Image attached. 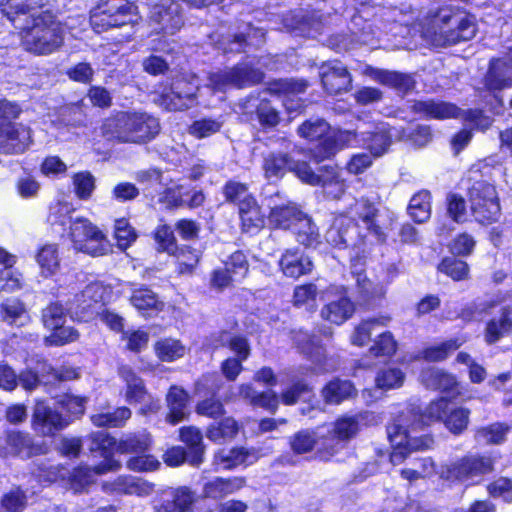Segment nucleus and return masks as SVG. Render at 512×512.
Masks as SVG:
<instances>
[{
  "instance_id": "nucleus-1",
  "label": "nucleus",
  "mask_w": 512,
  "mask_h": 512,
  "mask_svg": "<svg viewBox=\"0 0 512 512\" xmlns=\"http://www.w3.org/2000/svg\"><path fill=\"white\" fill-rule=\"evenodd\" d=\"M42 0H1L2 12L21 30L22 44L28 52L48 55L63 44L64 31L61 23L49 11L36 14Z\"/></svg>"
},
{
  "instance_id": "nucleus-2",
  "label": "nucleus",
  "mask_w": 512,
  "mask_h": 512,
  "mask_svg": "<svg viewBox=\"0 0 512 512\" xmlns=\"http://www.w3.org/2000/svg\"><path fill=\"white\" fill-rule=\"evenodd\" d=\"M411 31L433 47H445L472 39L476 33L475 19L469 15L450 14L440 10L425 18V23L411 24Z\"/></svg>"
},
{
  "instance_id": "nucleus-3",
  "label": "nucleus",
  "mask_w": 512,
  "mask_h": 512,
  "mask_svg": "<svg viewBox=\"0 0 512 512\" xmlns=\"http://www.w3.org/2000/svg\"><path fill=\"white\" fill-rule=\"evenodd\" d=\"M160 130L158 119L145 112H119L103 122L102 135L123 143H146Z\"/></svg>"
},
{
  "instance_id": "nucleus-4",
  "label": "nucleus",
  "mask_w": 512,
  "mask_h": 512,
  "mask_svg": "<svg viewBox=\"0 0 512 512\" xmlns=\"http://www.w3.org/2000/svg\"><path fill=\"white\" fill-rule=\"evenodd\" d=\"M420 423L411 424L401 418L387 428L392 447L390 461L393 465L401 464L412 452L430 449L433 439L429 435H418Z\"/></svg>"
},
{
  "instance_id": "nucleus-5",
  "label": "nucleus",
  "mask_w": 512,
  "mask_h": 512,
  "mask_svg": "<svg viewBox=\"0 0 512 512\" xmlns=\"http://www.w3.org/2000/svg\"><path fill=\"white\" fill-rule=\"evenodd\" d=\"M47 222L53 233L67 237L74 249L83 247V235L94 233L93 223L83 216L75 214V209L69 203L58 202L50 207Z\"/></svg>"
},
{
  "instance_id": "nucleus-6",
  "label": "nucleus",
  "mask_w": 512,
  "mask_h": 512,
  "mask_svg": "<svg viewBox=\"0 0 512 512\" xmlns=\"http://www.w3.org/2000/svg\"><path fill=\"white\" fill-rule=\"evenodd\" d=\"M199 81L196 75L176 77L169 87L155 92L153 101L169 111H182L196 105Z\"/></svg>"
},
{
  "instance_id": "nucleus-7",
  "label": "nucleus",
  "mask_w": 512,
  "mask_h": 512,
  "mask_svg": "<svg viewBox=\"0 0 512 512\" xmlns=\"http://www.w3.org/2000/svg\"><path fill=\"white\" fill-rule=\"evenodd\" d=\"M330 131L329 124L323 119L309 120L304 122L298 128L300 137L310 141L320 140L319 144L312 150V157L320 162L333 156L338 148V142L350 144L351 138L355 133L350 131H341L336 136H328Z\"/></svg>"
},
{
  "instance_id": "nucleus-8",
  "label": "nucleus",
  "mask_w": 512,
  "mask_h": 512,
  "mask_svg": "<svg viewBox=\"0 0 512 512\" xmlns=\"http://www.w3.org/2000/svg\"><path fill=\"white\" fill-rule=\"evenodd\" d=\"M137 21V7L127 0H107L90 15V24L96 33Z\"/></svg>"
},
{
  "instance_id": "nucleus-9",
  "label": "nucleus",
  "mask_w": 512,
  "mask_h": 512,
  "mask_svg": "<svg viewBox=\"0 0 512 512\" xmlns=\"http://www.w3.org/2000/svg\"><path fill=\"white\" fill-rule=\"evenodd\" d=\"M470 210L480 224L490 225L497 222L501 216L498 193L494 185L479 181L469 189Z\"/></svg>"
},
{
  "instance_id": "nucleus-10",
  "label": "nucleus",
  "mask_w": 512,
  "mask_h": 512,
  "mask_svg": "<svg viewBox=\"0 0 512 512\" xmlns=\"http://www.w3.org/2000/svg\"><path fill=\"white\" fill-rule=\"evenodd\" d=\"M263 170L268 180L280 179L290 171L304 183L318 182V178L306 162L296 161L282 152L268 153L263 160Z\"/></svg>"
},
{
  "instance_id": "nucleus-11",
  "label": "nucleus",
  "mask_w": 512,
  "mask_h": 512,
  "mask_svg": "<svg viewBox=\"0 0 512 512\" xmlns=\"http://www.w3.org/2000/svg\"><path fill=\"white\" fill-rule=\"evenodd\" d=\"M492 470L493 460L491 457L468 455L448 465L442 470L441 476L447 480L475 483Z\"/></svg>"
},
{
  "instance_id": "nucleus-12",
  "label": "nucleus",
  "mask_w": 512,
  "mask_h": 512,
  "mask_svg": "<svg viewBox=\"0 0 512 512\" xmlns=\"http://www.w3.org/2000/svg\"><path fill=\"white\" fill-rule=\"evenodd\" d=\"M106 287L99 282L88 284L80 293L75 294L69 302L68 311L71 318L87 322L100 313Z\"/></svg>"
},
{
  "instance_id": "nucleus-13",
  "label": "nucleus",
  "mask_w": 512,
  "mask_h": 512,
  "mask_svg": "<svg viewBox=\"0 0 512 512\" xmlns=\"http://www.w3.org/2000/svg\"><path fill=\"white\" fill-rule=\"evenodd\" d=\"M118 375L125 384L123 395L127 403H142L148 397L150 401L140 408V413L146 415L148 413H155L160 409L159 400H154L150 397L143 379L137 375L131 366H119Z\"/></svg>"
},
{
  "instance_id": "nucleus-14",
  "label": "nucleus",
  "mask_w": 512,
  "mask_h": 512,
  "mask_svg": "<svg viewBox=\"0 0 512 512\" xmlns=\"http://www.w3.org/2000/svg\"><path fill=\"white\" fill-rule=\"evenodd\" d=\"M44 453H46V447L43 444L34 443L28 433L18 430H7L0 436V457L27 459Z\"/></svg>"
},
{
  "instance_id": "nucleus-15",
  "label": "nucleus",
  "mask_w": 512,
  "mask_h": 512,
  "mask_svg": "<svg viewBox=\"0 0 512 512\" xmlns=\"http://www.w3.org/2000/svg\"><path fill=\"white\" fill-rule=\"evenodd\" d=\"M17 117H4L0 113V150L5 153H22L31 143V130L22 124L11 123Z\"/></svg>"
},
{
  "instance_id": "nucleus-16",
  "label": "nucleus",
  "mask_w": 512,
  "mask_h": 512,
  "mask_svg": "<svg viewBox=\"0 0 512 512\" xmlns=\"http://www.w3.org/2000/svg\"><path fill=\"white\" fill-rule=\"evenodd\" d=\"M263 74L258 69L247 65L237 66L229 71L212 74L209 77V86L213 91H225L229 87L242 88L253 85L262 80Z\"/></svg>"
},
{
  "instance_id": "nucleus-17",
  "label": "nucleus",
  "mask_w": 512,
  "mask_h": 512,
  "mask_svg": "<svg viewBox=\"0 0 512 512\" xmlns=\"http://www.w3.org/2000/svg\"><path fill=\"white\" fill-rule=\"evenodd\" d=\"M150 20L158 27L154 30L173 35L183 25L180 6L174 0H151Z\"/></svg>"
},
{
  "instance_id": "nucleus-18",
  "label": "nucleus",
  "mask_w": 512,
  "mask_h": 512,
  "mask_svg": "<svg viewBox=\"0 0 512 512\" xmlns=\"http://www.w3.org/2000/svg\"><path fill=\"white\" fill-rule=\"evenodd\" d=\"M69 420L63 417L57 410L49 407L44 402H38L35 406L32 428L42 436H53L57 431L69 425Z\"/></svg>"
},
{
  "instance_id": "nucleus-19",
  "label": "nucleus",
  "mask_w": 512,
  "mask_h": 512,
  "mask_svg": "<svg viewBox=\"0 0 512 512\" xmlns=\"http://www.w3.org/2000/svg\"><path fill=\"white\" fill-rule=\"evenodd\" d=\"M320 76L323 87L330 94L346 92L351 87V75L338 60L323 63L320 67Z\"/></svg>"
},
{
  "instance_id": "nucleus-20",
  "label": "nucleus",
  "mask_w": 512,
  "mask_h": 512,
  "mask_svg": "<svg viewBox=\"0 0 512 512\" xmlns=\"http://www.w3.org/2000/svg\"><path fill=\"white\" fill-rule=\"evenodd\" d=\"M484 86L493 93L512 87V51L506 57L490 61Z\"/></svg>"
},
{
  "instance_id": "nucleus-21",
  "label": "nucleus",
  "mask_w": 512,
  "mask_h": 512,
  "mask_svg": "<svg viewBox=\"0 0 512 512\" xmlns=\"http://www.w3.org/2000/svg\"><path fill=\"white\" fill-rule=\"evenodd\" d=\"M258 458L255 449L245 447L221 448L214 453L212 465L216 471L232 470L241 465H250Z\"/></svg>"
},
{
  "instance_id": "nucleus-22",
  "label": "nucleus",
  "mask_w": 512,
  "mask_h": 512,
  "mask_svg": "<svg viewBox=\"0 0 512 512\" xmlns=\"http://www.w3.org/2000/svg\"><path fill=\"white\" fill-rule=\"evenodd\" d=\"M247 480L242 476L213 477L206 480L202 485V496L204 498L220 500L243 489Z\"/></svg>"
},
{
  "instance_id": "nucleus-23",
  "label": "nucleus",
  "mask_w": 512,
  "mask_h": 512,
  "mask_svg": "<svg viewBox=\"0 0 512 512\" xmlns=\"http://www.w3.org/2000/svg\"><path fill=\"white\" fill-rule=\"evenodd\" d=\"M103 489L110 493L146 497L154 491V484L139 477L123 475L117 477L114 481L105 482Z\"/></svg>"
},
{
  "instance_id": "nucleus-24",
  "label": "nucleus",
  "mask_w": 512,
  "mask_h": 512,
  "mask_svg": "<svg viewBox=\"0 0 512 512\" xmlns=\"http://www.w3.org/2000/svg\"><path fill=\"white\" fill-rule=\"evenodd\" d=\"M119 467L120 463L118 461L111 458H105L104 463L94 467L93 469L82 466L75 468L69 475L67 484L74 492H81L93 483L95 475L117 470Z\"/></svg>"
},
{
  "instance_id": "nucleus-25",
  "label": "nucleus",
  "mask_w": 512,
  "mask_h": 512,
  "mask_svg": "<svg viewBox=\"0 0 512 512\" xmlns=\"http://www.w3.org/2000/svg\"><path fill=\"white\" fill-rule=\"evenodd\" d=\"M336 298L330 300L321 309V317L335 325H341L350 319L355 311L354 303L347 297L346 291L335 292Z\"/></svg>"
},
{
  "instance_id": "nucleus-26",
  "label": "nucleus",
  "mask_w": 512,
  "mask_h": 512,
  "mask_svg": "<svg viewBox=\"0 0 512 512\" xmlns=\"http://www.w3.org/2000/svg\"><path fill=\"white\" fill-rule=\"evenodd\" d=\"M167 499L155 505L158 512H186L191 509L196 500L195 492L187 487L180 486L164 492Z\"/></svg>"
},
{
  "instance_id": "nucleus-27",
  "label": "nucleus",
  "mask_w": 512,
  "mask_h": 512,
  "mask_svg": "<svg viewBox=\"0 0 512 512\" xmlns=\"http://www.w3.org/2000/svg\"><path fill=\"white\" fill-rule=\"evenodd\" d=\"M293 340L301 352L308 355L315 364V373H324L331 370V368L326 367L323 363L325 353L316 337H311L306 332L300 330L295 332Z\"/></svg>"
},
{
  "instance_id": "nucleus-28",
  "label": "nucleus",
  "mask_w": 512,
  "mask_h": 512,
  "mask_svg": "<svg viewBox=\"0 0 512 512\" xmlns=\"http://www.w3.org/2000/svg\"><path fill=\"white\" fill-rule=\"evenodd\" d=\"M371 417L372 414L369 412H360L338 418L333 428V436L337 439V444L355 437L361 427L368 424Z\"/></svg>"
},
{
  "instance_id": "nucleus-29",
  "label": "nucleus",
  "mask_w": 512,
  "mask_h": 512,
  "mask_svg": "<svg viewBox=\"0 0 512 512\" xmlns=\"http://www.w3.org/2000/svg\"><path fill=\"white\" fill-rule=\"evenodd\" d=\"M279 266L283 274L291 278L308 274L313 269L310 257L298 250H286L279 260Z\"/></svg>"
},
{
  "instance_id": "nucleus-30",
  "label": "nucleus",
  "mask_w": 512,
  "mask_h": 512,
  "mask_svg": "<svg viewBox=\"0 0 512 512\" xmlns=\"http://www.w3.org/2000/svg\"><path fill=\"white\" fill-rule=\"evenodd\" d=\"M230 349L238 355V358H228L222 363L224 376L233 381L242 370V362L249 356V346L243 337L235 336L227 339Z\"/></svg>"
},
{
  "instance_id": "nucleus-31",
  "label": "nucleus",
  "mask_w": 512,
  "mask_h": 512,
  "mask_svg": "<svg viewBox=\"0 0 512 512\" xmlns=\"http://www.w3.org/2000/svg\"><path fill=\"white\" fill-rule=\"evenodd\" d=\"M351 217H357L363 227L378 238L382 235L380 220L378 219L377 208L365 198L355 201L354 206L349 211Z\"/></svg>"
},
{
  "instance_id": "nucleus-32",
  "label": "nucleus",
  "mask_w": 512,
  "mask_h": 512,
  "mask_svg": "<svg viewBox=\"0 0 512 512\" xmlns=\"http://www.w3.org/2000/svg\"><path fill=\"white\" fill-rule=\"evenodd\" d=\"M17 257L0 248V291L12 292L22 285V274L12 269Z\"/></svg>"
},
{
  "instance_id": "nucleus-33",
  "label": "nucleus",
  "mask_w": 512,
  "mask_h": 512,
  "mask_svg": "<svg viewBox=\"0 0 512 512\" xmlns=\"http://www.w3.org/2000/svg\"><path fill=\"white\" fill-rule=\"evenodd\" d=\"M390 321L391 317L388 315L361 321L350 335L351 344L358 347L365 346L370 342L372 334L378 332L380 328L386 327Z\"/></svg>"
},
{
  "instance_id": "nucleus-34",
  "label": "nucleus",
  "mask_w": 512,
  "mask_h": 512,
  "mask_svg": "<svg viewBox=\"0 0 512 512\" xmlns=\"http://www.w3.org/2000/svg\"><path fill=\"white\" fill-rule=\"evenodd\" d=\"M180 440L189 448L188 462L192 466H199L204 461L205 445L201 431L194 427H182L180 429Z\"/></svg>"
},
{
  "instance_id": "nucleus-35",
  "label": "nucleus",
  "mask_w": 512,
  "mask_h": 512,
  "mask_svg": "<svg viewBox=\"0 0 512 512\" xmlns=\"http://www.w3.org/2000/svg\"><path fill=\"white\" fill-rule=\"evenodd\" d=\"M421 381L427 388L441 390L452 397L458 394L455 377L442 370L429 368L422 371Z\"/></svg>"
},
{
  "instance_id": "nucleus-36",
  "label": "nucleus",
  "mask_w": 512,
  "mask_h": 512,
  "mask_svg": "<svg viewBox=\"0 0 512 512\" xmlns=\"http://www.w3.org/2000/svg\"><path fill=\"white\" fill-rule=\"evenodd\" d=\"M239 214L245 232L255 234L263 228L265 215L254 198H247L241 203Z\"/></svg>"
},
{
  "instance_id": "nucleus-37",
  "label": "nucleus",
  "mask_w": 512,
  "mask_h": 512,
  "mask_svg": "<svg viewBox=\"0 0 512 512\" xmlns=\"http://www.w3.org/2000/svg\"><path fill=\"white\" fill-rule=\"evenodd\" d=\"M188 398L187 392L181 387L172 386L169 389L166 397L169 407V413L166 417L167 422L175 425L187 417Z\"/></svg>"
},
{
  "instance_id": "nucleus-38",
  "label": "nucleus",
  "mask_w": 512,
  "mask_h": 512,
  "mask_svg": "<svg viewBox=\"0 0 512 512\" xmlns=\"http://www.w3.org/2000/svg\"><path fill=\"white\" fill-rule=\"evenodd\" d=\"M413 110L426 117L434 119L456 118L460 110L453 104L440 101H418L413 105Z\"/></svg>"
},
{
  "instance_id": "nucleus-39",
  "label": "nucleus",
  "mask_w": 512,
  "mask_h": 512,
  "mask_svg": "<svg viewBox=\"0 0 512 512\" xmlns=\"http://www.w3.org/2000/svg\"><path fill=\"white\" fill-rule=\"evenodd\" d=\"M302 212L293 203L275 204L269 214V223L276 228L291 229Z\"/></svg>"
},
{
  "instance_id": "nucleus-40",
  "label": "nucleus",
  "mask_w": 512,
  "mask_h": 512,
  "mask_svg": "<svg viewBox=\"0 0 512 512\" xmlns=\"http://www.w3.org/2000/svg\"><path fill=\"white\" fill-rule=\"evenodd\" d=\"M366 73L377 82L395 88L400 93H407L414 88L413 78L406 74L368 68Z\"/></svg>"
},
{
  "instance_id": "nucleus-41",
  "label": "nucleus",
  "mask_w": 512,
  "mask_h": 512,
  "mask_svg": "<svg viewBox=\"0 0 512 512\" xmlns=\"http://www.w3.org/2000/svg\"><path fill=\"white\" fill-rule=\"evenodd\" d=\"M315 176L318 178V182L308 184L313 186L321 185L328 197L338 199L344 193V181L339 178L335 167L324 166L319 170V173H315Z\"/></svg>"
},
{
  "instance_id": "nucleus-42",
  "label": "nucleus",
  "mask_w": 512,
  "mask_h": 512,
  "mask_svg": "<svg viewBox=\"0 0 512 512\" xmlns=\"http://www.w3.org/2000/svg\"><path fill=\"white\" fill-rule=\"evenodd\" d=\"M36 262L44 278L56 275L60 269V256L56 244H45L37 252Z\"/></svg>"
},
{
  "instance_id": "nucleus-43",
  "label": "nucleus",
  "mask_w": 512,
  "mask_h": 512,
  "mask_svg": "<svg viewBox=\"0 0 512 512\" xmlns=\"http://www.w3.org/2000/svg\"><path fill=\"white\" fill-rule=\"evenodd\" d=\"M130 302L144 315L157 313L164 307V303L158 299L157 295L146 287L133 290Z\"/></svg>"
},
{
  "instance_id": "nucleus-44",
  "label": "nucleus",
  "mask_w": 512,
  "mask_h": 512,
  "mask_svg": "<svg viewBox=\"0 0 512 512\" xmlns=\"http://www.w3.org/2000/svg\"><path fill=\"white\" fill-rule=\"evenodd\" d=\"M93 232H86L83 235V247L77 246L76 251L82 252L91 256H101L109 251L110 245L106 235L103 231L93 224Z\"/></svg>"
},
{
  "instance_id": "nucleus-45",
  "label": "nucleus",
  "mask_w": 512,
  "mask_h": 512,
  "mask_svg": "<svg viewBox=\"0 0 512 512\" xmlns=\"http://www.w3.org/2000/svg\"><path fill=\"white\" fill-rule=\"evenodd\" d=\"M156 357L163 362H174L186 354V346L178 339L161 338L153 345Z\"/></svg>"
},
{
  "instance_id": "nucleus-46",
  "label": "nucleus",
  "mask_w": 512,
  "mask_h": 512,
  "mask_svg": "<svg viewBox=\"0 0 512 512\" xmlns=\"http://www.w3.org/2000/svg\"><path fill=\"white\" fill-rule=\"evenodd\" d=\"M512 332V309L504 308L499 319H492L487 323L485 340L492 344Z\"/></svg>"
},
{
  "instance_id": "nucleus-47",
  "label": "nucleus",
  "mask_w": 512,
  "mask_h": 512,
  "mask_svg": "<svg viewBox=\"0 0 512 512\" xmlns=\"http://www.w3.org/2000/svg\"><path fill=\"white\" fill-rule=\"evenodd\" d=\"M408 213L415 222H426L431 216L430 192L422 190L414 194L409 202Z\"/></svg>"
},
{
  "instance_id": "nucleus-48",
  "label": "nucleus",
  "mask_w": 512,
  "mask_h": 512,
  "mask_svg": "<svg viewBox=\"0 0 512 512\" xmlns=\"http://www.w3.org/2000/svg\"><path fill=\"white\" fill-rule=\"evenodd\" d=\"M355 393V387L350 381L340 379L330 381L322 391L326 402L331 404H339L355 395Z\"/></svg>"
},
{
  "instance_id": "nucleus-49",
  "label": "nucleus",
  "mask_w": 512,
  "mask_h": 512,
  "mask_svg": "<svg viewBox=\"0 0 512 512\" xmlns=\"http://www.w3.org/2000/svg\"><path fill=\"white\" fill-rule=\"evenodd\" d=\"M239 431L238 423L232 417H226L207 428L206 437L216 443L233 439Z\"/></svg>"
},
{
  "instance_id": "nucleus-50",
  "label": "nucleus",
  "mask_w": 512,
  "mask_h": 512,
  "mask_svg": "<svg viewBox=\"0 0 512 512\" xmlns=\"http://www.w3.org/2000/svg\"><path fill=\"white\" fill-rule=\"evenodd\" d=\"M466 340V337L459 336L449 339L439 345L428 347L422 352V357L428 361L444 360L449 354L462 346Z\"/></svg>"
},
{
  "instance_id": "nucleus-51",
  "label": "nucleus",
  "mask_w": 512,
  "mask_h": 512,
  "mask_svg": "<svg viewBox=\"0 0 512 512\" xmlns=\"http://www.w3.org/2000/svg\"><path fill=\"white\" fill-rule=\"evenodd\" d=\"M0 316L9 324L23 325L27 319L24 304L16 298H8L0 305Z\"/></svg>"
},
{
  "instance_id": "nucleus-52",
  "label": "nucleus",
  "mask_w": 512,
  "mask_h": 512,
  "mask_svg": "<svg viewBox=\"0 0 512 512\" xmlns=\"http://www.w3.org/2000/svg\"><path fill=\"white\" fill-rule=\"evenodd\" d=\"M292 229L296 234L297 241L299 243L305 246H313L314 244L318 243V229L312 220L303 213L300 218H298V221L295 223Z\"/></svg>"
},
{
  "instance_id": "nucleus-53",
  "label": "nucleus",
  "mask_w": 512,
  "mask_h": 512,
  "mask_svg": "<svg viewBox=\"0 0 512 512\" xmlns=\"http://www.w3.org/2000/svg\"><path fill=\"white\" fill-rule=\"evenodd\" d=\"M240 395L250 401L254 406L263 407L269 410H275L278 406L277 395L269 390L257 394L250 385H242L240 387Z\"/></svg>"
},
{
  "instance_id": "nucleus-54",
  "label": "nucleus",
  "mask_w": 512,
  "mask_h": 512,
  "mask_svg": "<svg viewBox=\"0 0 512 512\" xmlns=\"http://www.w3.org/2000/svg\"><path fill=\"white\" fill-rule=\"evenodd\" d=\"M152 440L146 431L126 436L118 445L123 453H144L149 450Z\"/></svg>"
},
{
  "instance_id": "nucleus-55",
  "label": "nucleus",
  "mask_w": 512,
  "mask_h": 512,
  "mask_svg": "<svg viewBox=\"0 0 512 512\" xmlns=\"http://www.w3.org/2000/svg\"><path fill=\"white\" fill-rule=\"evenodd\" d=\"M131 410L119 407L112 413H98L91 416V421L98 427H121L131 417Z\"/></svg>"
},
{
  "instance_id": "nucleus-56",
  "label": "nucleus",
  "mask_w": 512,
  "mask_h": 512,
  "mask_svg": "<svg viewBox=\"0 0 512 512\" xmlns=\"http://www.w3.org/2000/svg\"><path fill=\"white\" fill-rule=\"evenodd\" d=\"M404 379L405 374L401 369L396 367H387L377 373L375 383L379 389L390 390L401 387Z\"/></svg>"
},
{
  "instance_id": "nucleus-57",
  "label": "nucleus",
  "mask_w": 512,
  "mask_h": 512,
  "mask_svg": "<svg viewBox=\"0 0 512 512\" xmlns=\"http://www.w3.org/2000/svg\"><path fill=\"white\" fill-rule=\"evenodd\" d=\"M397 350V342L391 332H380L375 338L369 353L375 357H391Z\"/></svg>"
},
{
  "instance_id": "nucleus-58",
  "label": "nucleus",
  "mask_w": 512,
  "mask_h": 512,
  "mask_svg": "<svg viewBox=\"0 0 512 512\" xmlns=\"http://www.w3.org/2000/svg\"><path fill=\"white\" fill-rule=\"evenodd\" d=\"M319 436L310 430H302L290 438V447L294 453L304 454L312 451L318 444Z\"/></svg>"
},
{
  "instance_id": "nucleus-59",
  "label": "nucleus",
  "mask_w": 512,
  "mask_h": 512,
  "mask_svg": "<svg viewBox=\"0 0 512 512\" xmlns=\"http://www.w3.org/2000/svg\"><path fill=\"white\" fill-rule=\"evenodd\" d=\"M356 283L359 288L363 302H369L374 298L382 297L385 294V288L379 283H374L362 273L354 270Z\"/></svg>"
},
{
  "instance_id": "nucleus-60",
  "label": "nucleus",
  "mask_w": 512,
  "mask_h": 512,
  "mask_svg": "<svg viewBox=\"0 0 512 512\" xmlns=\"http://www.w3.org/2000/svg\"><path fill=\"white\" fill-rule=\"evenodd\" d=\"M365 141H367V146L374 156H381L387 151L391 136L388 134L386 125L382 124L377 127L374 133H369V137Z\"/></svg>"
},
{
  "instance_id": "nucleus-61",
  "label": "nucleus",
  "mask_w": 512,
  "mask_h": 512,
  "mask_svg": "<svg viewBox=\"0 0 512 512\" xmlns=\"http://www.w3.org/2000/svg\"><path fill=\"white\" fill-rule=\"evenodd\" d=\"M346 217L341 215L335 219L332 227L326 233V240L333 246L347 245L352 237L350 230H355V226L343 229Z\"/></svg>"
},
{
  "instance_id": "nucleus-62",
  "label": "nucleus",
  "mask_w": 512,
  "mask_h": 512,
  "mask_svg": "<svg viewBox=\"0 0 512 512\" xmlns=\"http://www.w3.org/2000/svg\"><path fill=\"white\" fill-rule=\"evenodd\" d=\"M438 268L455 281L467 279L469 275L468 264L453 257L443 259Z\"/></svg>"
},
{
  "instance_id": "nucleus-63",
  "label": "nucleus",
  "mask_w": 512,
  "mask_h": 512,
  "mask_svg": "<svg viewBox=\"0 0 512 512\" xmlns=\"http://www.w3.org/2000/svg\"><path fill=\"white\" fill-rule=\"evenodd\" d=\"M317 294V287L314 284L297 286L294 290L293 303L297 307L313 310L316 307Z\"/></svg>"
},
{
  "instance_id": "nucleus-64",
  "label": "nucleus",
  "mask_w": 512,
  "mask_h": 512,
  "mask_svg": "<svg viewBox=\"0 0 512 512\" xmlns=\"http://www.w3.org/2000/svg\"><path fill=\"white\" fill-rule=\"evenodd\" d=\"M1 505L7 512H22L27 505V496L20 487H13L1 499Z\"/></svg>"
}]
</instances>
